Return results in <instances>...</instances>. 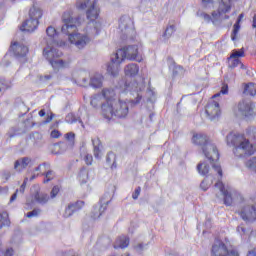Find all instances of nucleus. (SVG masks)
<instances>
[{
  "mask_svg": "<svg viewBox=\"0 0 256 256\" xmlns=\"http://www.w3.org/2000/svg\"><path fill=\"white\" fill-rule=\"evenodd\" d=\"M76 8L79 11H86V17L90 21L85 33L77 32L85 20L81 19V17L73 18L71 12H64L62 15L63 25L61 32L69 36L70 43L75 45L77 49H84L88 43H91V39L97 37L99 31H101V23L97 22L100 11L99 6H97V0H76Z\"/></svg>",
  "mask_w": 256,
  "mask_h": 256,
  "instance_id": "obj_1",
  "label": "nucleus"
},
{
  "mask_svg": "<svg viewBox=\"0 0 256 256\" xmlns=\"http://www.w3.org/2000/svg\"><path fill=\"white\" fill-rule=\"evenodd\" d=\"M214 191L217 199H219V193L222 196L224 205L231 207L235 201L239 203L237 214L241 217L245 223H255L256 221V204H251L243 194L237 191L235 188L218 181L215 184Z\"/></svg>",
  "mask_w": 256,
  "mask_h": 256,
  "instance_id": "obj_2",
  "label": "nucleus"
},
{
  "mask_svg": "<svg viewBox=\"0 0 256 256\" xmlns=\"http://www.w3.org/2000/svg\"><path fill=\"white\" fill-rule=\"evenodd\" d=\"M141 89H143V84H139L137 81L127 82L122 80L119 83V87L103 89L102 97L106 101L104 103H115V101L119 100V97L130 93V95H136V99L131 100L132 105H138V103H141V94L139 93Z\"/></svg>",
  "mask_w": 256,
  "mask_h": 256,
  "instance_id": "obj_3",
  "label": "nucleus"
},
{
  "mask_svg": "<svg viewBox=\"0 0 256 256\" xmlns=\"http://www.w3.org/2000/svg\"><path fill=\"white\" fill-rule=\"evenodd\" d=\"M128 59V61H138L141 63L143 58L139 55V46L130 45L128 47L120 48L116 53L111 55L110 62L107 64V74L111 77H117L121 71V63Z\"/></svg>",
  "mask_w": 256,
  "mask_h": 256,
  "instance_id": "obj_4",
  "label": "nucleus"
},
{
  "mask_svg": "<svg viewBox=\"0 0 256 256\" xmlns=\"http://www.w3.org/2000/svg\"><path fill=\"white\" fill-rule=\"evenodd\" d=\"M192 143L194 145H199L202 147L203 154L206 159H208L216 173L223 177V170H221V165L219 164V150L215 144L209 142V138L205 134H194L192 137Z\"/></svg>",
  "mask_w": 256,
  "mask_h": 256,
  "instance_id": "obj_5",
  "label": "nucleus"
},
{
  "mask_svg": "<svg viewBox=\"0 0 256 256\" xmlns=\"http://www.w3.org/2000/svg\"><path fill=\"white\" fill-rule=\"evenodd\" d=\"M227 145L234 147L233 153L236 157H245V155H253L255 149L249 139L242 134L231 132L226 137Z\"/></svg>",
  "mask_w": 256,
  "mask_h": 256,
  "instance_id": "obj_6",
  "label": "nucleus"
},
{
  "mask_svg": "<svg viewBox=\"0 0 256 256\" xmlns=\"http://www.w3.org/2000/svg\"><path fill=\"white\" fill-rule=\"evenodd\" d=\"M102 115L105 119H125L129 115V100H123L122 97H118V100L113 103H104L102 104Z\"/></svg>",
  "mask_w": 256,
  "mask_h": 256,
  "instance_id": "obj_7",
  "label": "nucleus"
},
{
  "mask_svg": "<svg viewBox=\"0 0 256 256\" xmlns=\"http://www.w3.org/2000/svg\"><path fill=\"white\" fill-rule=\"evenodd\" d=\"M43 55L53 69H63L69 65V62L59 59L63 53L57 48L53 47V44H47V47L43 50Z\"/></svg>",
  "mask_w": 256,
  "mask_h": 256,
  "instance_id": "obj_8",
  "label": "nucleus"
},
{
  "mask_svg": "<svg viewBox=\"0 0 256 256\" xmlns=\"http://www.w3.org/2000/svg\"><path fill=\"white\" fill-rule=\"evenodd\" d=\"M43 17V11L41 8L33 6L29 11V18L22 23L20 31H26L27 33H33L37 27H39V20Z\"/></svg>",
  "mask_w": 256,
  "mask_h": 256,
  "instance_id": "obj_9",
  "label": "nucleus"
},
{
  "mask_svg": "<svg viewBox=\"0 0 256 256\" xmlns=\"http://www.w3.org/2000/svg\"><path fill=\"white\" fill-rule=\"evenodd\" d=\"M211 256H241L239 248L227 245L221 240H216L212 246Z\"/></svg>",
  "mask_w": 256,
  "mask_h": 256,
  "instance_id": "obj_10",
  "label": "nucleus"
},
{
  "mask_svg": "<svg viewBox=\"0 0 256 256\" xmlns=\"http://www.w3.org/2000/svg\"><path fill=\"white\" fill-rule=\"evenodd\" d=\"M119 31L121 39H133L135 37V28L133 27V20L129 16H122L119 20Z\"/></svg>",
  "mask_w": 256,
  "mask_h": 256,
  "instance_id": "obj_11",
  "label": "nucleus"
},
{
  "mask_svg": "<svg viewBox=\"0 0 256 256\" xmlns=\"http://www.w3.org/2000/svg\"><path fill=\"white\" fill-rule=\"evenodd\" d=\"M205 115L210 121H217L221 117V108L219 102L211 99L205 107Z\"/></svg>",
  "mask_w": 256,
  "mask_h": 256,
  "instance_id": "obj_12",
  "label": "nucleus"
},
{
  "mask_svg": "<svg viewBox=\"0 0 256 256\" xmlns=\"http://www.w3.org/2000/svg\"><path fill=\"white\" fill-rule=\"evenodd\" d=\"M238 111L244 117H251L255 114V104L250 99H243L238 103Z\"/></svg>",
  "mask_w": 256,
  "mask_h": 256,
  "instance_id": "obj_13",
  "label": "nucleus"
},
{
  "mask_svg": "<svg viewBox=\"0 0 256 256\" xmlns=\"http://www.w3.org/2000/svg\"><path fill=\"white\" fill-rule=\"evenodd\" d=\"M111 203V197L108 199H105V197H102L100 199V203L98 205H95L92 210V217L94 219H99L105 211H107V206Z\"/></svg>",
  "mask_w": 256,
  "mask_h": 256,
  "instance_id": "obj_14",
  "label": "nucleus"
},
{
  "mask_svg": "<svg viewBox=\"0 0 256 256\" xmlns=\"http://www.w3.org/2000/svg\"><path fill=\"white\" fill-rule=\"evenodd\" d=\"M85 206V202L83 201H77L75 203H70L66 206L62 217L64 219H69V217H73L74 213H77V211H81L83 207Z\"/></svg>",
  "mask_w": 256,
  "mask_h": 256,
  "instance_id": "obj_15",
  "label": "nucleus"
},
{
  "mask_svg": "<svg viewBox=\"0 0 256 256\" xmlns=\"http://www.w3.org/2000/svg\"><path fill=\"white\" fill-rule=\"evenodd\" d=\"M233 7V0H221L218 8V12H212V17L217 19V17L223 15V13H229Z\"/></svg>",
  "mask_w": 256,
  "mask_h": 256,
  "instance_id": "obj_16",
  "label": "nucleus"
},
{
  "mask_svg": "<svg viewBox=\"0 0 256 256\" xmlns=\"http://www.w3.org/2000/svg\"><path fill=\"white\" fill-rule=\"evenodd\" d=\"M10 51H13L15 57H26L29 53V48L25 45H18L17 42H14L10 47Z\"/></svg>",
  "mask_w": 256,
  "mask_h": 256,
  "instance_id": "obj_17",
  "label": "nucleus"
},
{
  "mask_svg": "<svg viewBox=\"0 0 256 256\" xmlns=\"http://www.w3.org/2000/svg\"><path fill=\"white\" fill-rule=\"evenodd\" d=\"M31 165V158L29 157H22L15 161L14 163V169L15 171H18V173H21L24 169H27Z\"/></svg>",
  "mask_w": 256,
  "mask_h": 256,
  "instance_id": "obj_18",
  "label": "nucleus"
},
{
  "mask_svg": "<svg viewBox=\"0 0 256 256\" xmlns=\"http://www.w3.org/2000/svg\"><path fill=\"white\" fill-rule=\"evenodd\" d=\"M124 73L127 77H135L139 74V65L130 63L125 66Z\"/></svg>",
  "mask_w": 256,
  "mask_h": 256,
  "instance_id": "obj_19",
  "label": "nucleus"
},
{
  "mask_svg": "<svg viewBox=\"0 0 256 256\" xmlns=\"http://www.w3.org/2000/svg\"><path fill=\"white\" fill-rule=\"evenodd\" d=\"M126 247H129V237H118L114 243V249H126Z\"/></svg>",
  "mask_w": 256,
  "mask_h": 256,
  "instance_id": "obj_20",
  "label": "nucleus"
},
{
  "mask_svg": "<svg viewBox=\"0 0 256 256\" xmlns=\"http://www.w3.org/2000/svg\"><path fill=\"white\" fill-rule=\"evenodd\" d=\"M46 34L49 40L46 41V45H53L55 43V39L57 38V30L53 26H49L46 29Z\"/></svg>",
  "mask_w": 256,
  "mask_h": 256,
  "instance_id": "obj_21",
  "label": "nucleus"
},
{
  "mask_svg": "<svg viewBox=\"0 0 256 256\" xmlns=\"http://www.w3.org/2000/svg\"><path fill=\"white\" fill-rule=\"evenodd\" d=\"M103 75L101 74H95L91 80H90V85L94 89H99L100 87H103Z\"/></svg>",
  "mask_w": 256,
  "mask_h": 256,
  "instance_id": "obj_22",
  "label": "nucleus"
},
{
  "mask_svg": "<svg viewBox=\"0 0 256 256\" xmlns=\"http://www.w3.org/2000/svg\"><path fill=\"white\" fill-rule=\"evenodd\" d=\"M33 199L36 200V203H39L40 205H45V203L49 201V195L45 193H40L39 191H37L33 195Z\"/></svg>",
  "mask_w": 256,
  "mask_h": 256,
  "instance_id": "obj_23",
  "label": "nucleus"
},
{
  "mask_svg": "<svg viewBox=\"0 0 256 256\" xmlns=\"http://www.w3.org/2000/svg\"><path fill=\"white\" fill-rule=\"evenodd\" d=\"M78 181L80 182L81 185H85V183L89 181V171L87 170V168L85 167L81 168L78 174Z\"/></svg>",
  "mask_w": 256,
  "mask_h": 256,
  "instance_id": "obj_24",
  "label": "nucleus"
},
{
  "mask_svg": "<svg viewBox=\"0 0 256 256\" xmlns=\"http://www.w3.org/2000/svg\"><path fill=\"white\" fill-rule=\"evenodd\" d=\"M244 95H250L251 97H255L256 95V84L248 83L244 86Z\"/></svg>",
  "mask_w": 256,
  "mask_h": 256,
  "instance_id": "obj_25",
  "label": "nucleus"
},
{
  "mask_svg": "<svg viewBox=\"0 0 256 256\" xmlns=\"http://www.w3.org/2000/svg\"><path fill=\"white\" fill-rule=\"evenodd\" d=\"M66 123H69L70 125H73V123H77V121L80 123L81 127H85V124H83V120L81 118H77L75 114L70 113L66 115L65 118Z\"/></svg>",
  "mask_w": 256,
  "mask_h": 256,
  "instance_id": "obj_26",
  "label": "nucleus"
},
{
  "mask_svg": "<svg viewBox=\"0 0 256 256\" xmlns=\"http://www.w3.org/2000/svg\"><path fill=\"white\" fill-rule=\"evenodd\" d=\"M9 225H11L9 214L7 212L0 213V229H3V227H9Z\"/></svg>",
  "mask_w": 256,
  "mask_h": 256,
  "instance_id": "obj_27",
  "label": "nucleus"
},
{
  "mask_svg": "<svg viewBox=\"0 0 256 256\" xmlns=\"http://www.w3.org/2000/svg\"><path fill=\"white\" fill-rule=\"evenodd\" d=\"M197 171L199 175H202L203 177H205V175L209 174V166L205 162H200L197 165Z\"/></svg>",
  "mask_w": 256,
  "mask_h": 256,
  "instance_id": "obj_28",
  "label": "nucleus"
},
{
  "mask_svg": "<svg viewBox=\"0 0 256 256\" xmlns=\"http://www.w3.org/2000/svg\"><path fill=\"white\" fill-rule=\"evenodd\" d=\"M101 99H103V97L100 94H96L91 98L90 101V105H92V107H99V105H101V109L103 110V102L101 101Z\"/></svg>",
  "mask_w": 256,
  "mask_h": 256,
  "instance_id": "obj_29",
  "label": "nucleus"
},
{
  "mask_svg": "<svg viewBox=\"0 0 256 256\" xmlns=\"http://www.w3.org/2000/svg\"><path fill=\"white\" fill-rule=\"evenodd\" d=\"M228 67H230V69H235V67H241V69H245V65H243V63H241V60H239V58H232V59H228Z\"/></svg>",
  "mask_w": 256,
  "mask_h": 256,
  "instance_id": "obj_30",
  "label": "nucleus"
},
{
  "mask_svg": "<svg viewBox=\"0 0 256 256\" xmlns=\"http://www.w3.org/2000/svg\"><path fill=\"white\" fill-rule=\"evenodd\" d=\"M176 28L175 25H170L166 28L165 32L163 33V39L167 41V39H171L173 37V33H175Z\"/></svg>",
  "mask_w": 256,
  "mask_h": 256,
  "instance_id": "obj_31",
  "label": "nucleus"
},
{
  "mask_svg": "<svg viewBox=\"0 0 256 256\" xmlns=\"http://www.w3.org/2000/svg\"><path fill=\"white\" fill-rule=\"evenodd\" d=\"M116 156L115 153L109 152L106 157V163L111 164V169H117V162L115 161Z\"/></svg>",
  "mask_w": 256,
  "mask_h": 256,
  "instance_id": "obj_32",
  "label": "nucleus"
},
{
  "mask_svg": "<svg viewBox=\"0 0 256 256\" xmlns=\"http://www.w3.org/2000/svg\"><path fill=\"white\" fill-rule=\"evenodd\" d=\"M49 169H51V165L47 162H44V163L40 164L39 166H37L35 168V171L39 172V173H42V175H45V173L47 171H49Z\"/></svg>",
  "mask_w": 256,
  "mask_h": 256,
  "instance_id": "obj_33",
  "label": "nucleus"
},
{
  "mask_svg": "<svg viewBox=\"0 0 256 256\" xmlns=\"http://www.w3.org/2000/svg\"><path fill=\"white\" fill-rule=\"evenodd\" d=\"M10 88L11 82L0 78V93H5V91Z\"/></svg>",
  "mask_w": 256,
  "mask_h": 256,
  "instance_id": "obj_34",
  "label": "nucleus"
},
{
  "mask_svg": "<svg viewBox=\"0 0 256 256\" xmlns=\"http://www.w3.org/2000/svg\"><path fill=\"white\" fill-rule=\"evenodd\" d=\"M45 179L44 183H49V181H53L55 178V172L49 168L46 173H44Z\"/></svg>",
  "mask_w": 256,
  "mask_h": 256,
  "instance_id": "obj_35",
  "label": "nucleus"
},
{
  "mask_svg": "<svg viewBox=\"0 0 256 256\" xmlns=\"http://www.w3.org/2000/svg\"><path fill=\"white\" fill-rule=\"evenodd\" d=\"M239 57H245V51L242 49L234 50L228 59H239Z\"/></svg>",
  "mask_w": 256,
  "mask_h": 256,
  "instance_id": "obj_36",
  "label": "nucleus"
},
{
  "mask_svg": "<svg viewBox=\"0 0 256 256\" xmlns=\"http://www.w3.org/2000/svg\"><path fill=\"white\" fill-rule=\"evenodd\" d=\"M134 249L137 253H143V251H147V249H149V244L139 243L134 246Z\"/></svg>",
  "mask_w": 256,
  "mask_h": 256,
  "instance_id": "obj_37",
  "label": "nucleus"
},
{
  "mask_svg": "<svg viewBox=\"0 0 256 256\" xmlns=\"http://www.w3.org/2000/svg\"><path fill=\"white\" fill-rule=\"evenodd\" d=\"M197 17H200L201 19H204V21H206V23H210L211 22V16L201 10H199L197 12Z\"/></svg>",
  "mask_w": 256,
  "mask_h": 256,
  "instance_id": "obj_38",
  "label": "nucleus"
},
{
  "mask_svg": "<svg viewBox=\"0 0 256 256\" xmlns=\"http://www.w3.org/2000/svg\"><path fill=\"white\" fill-rule=\"evenodd\" d=\"M41 215V209L36 208L31 212H28L26 214V217H28V219H33V217H39Z\"/></svg>",
  "mask_w": 256,
  "mask_h": 256,
  "instance_id": "obj_39",
  "label": "nucleus"
},
{
  "mask_svg": "<svg viewBox=\"0 0 256 256\" xmlns=\"http://www.w3.org/2000/svg\"><path fill=\"white\" fill-rule=\"evenodd\" d=\"M65 139L67 141H69V143L71 145H73V143H75V133L69 132V133L65 134Z\"/></svg>",
  "mask_w": 256,
  "mask_h": 256,
  "instance_id": "obj_40",
  "label": "nucleus"
},
{
  "mask_svg": "<svg viewBox=\"0 0 256 256\" xmlns=\"http://www.w3.org/2000/svg\"><path fill=\"white\" fill-rule=\"evenodd\" d=\"M59 186H54L50 192V197L51 199H55L57 197V195H59Z\"/></svg>",
  "mask_w": 256,
  "mask_h": 256,
  "instance_id": "obj_41",
  "label": "nucleus"
},
{
  "mask_svg": "<svg viewBox=\"0 0 256 256\" xmlns=\"http://www.w3.org/2000/svg\"><path fill=\"white\" fill-rule=\"evenodd\" d=\"M200 187L203 191H207V189H209V187H211V182H208L207 179H204L201 184Z\"/></svg>",
  "mask_w": 256,
  "mask_h": 256,
  "instance_id": "obj_42",
  "label": "nucleus"
},
{
  "mask_svg": "<svg viewBox=\"0 0 256 256\" xmlns=\"http://www.w3.org/2000/svg\"><path fill=\"white\" fill-rule=\"evenodd\" d=\"M239 29H241V26L239 25V22H236L234 24V29H233V35H232V41H235V36L237 33H239Z\"/></svg>",
  "mask_w": 256,
  "mask_h": 256,
  "instance_id": "obj_43",
  "label": "nucleus"
},
{
  "mask_svg": "<svg viewBox=\"0 0 256 256\" xmlns=\"http://www.w3.org/2000/svg\"><path fill=\"white\" fill-rule=\"evenodd\" d=\"M84 161L86 165H93V156L91 154H85Z\"/></svg>",
  "mask_w": 256,
  "mask_h": 256,
  "instance_id": "obj_44",
  "label": "nucleus"
},
{
  "mask_svg": "<svg viewBox=\"0 0 256 256\" xmlns=\"http://www.w3.org/2000/svg\"><path fill=\"white\" fill-rule=\"evenodd\" d=\"M27 181L28 179L25 178L24 182L22 183V185L20 186V189L18 190V193H21V195H23L25 193V189L27 187Z\"/></svg>",
  "mask_w": 256,
  "mask_h": 256,
  "instance_id": "obj_45",
  "label": "nucleus"
},
{
  "mask_svg": "<svg viewBox=\"0 0 256 256\" xmlns=\"http://www.w3.org/2000/svg\"><path fill=\"white\" fill-rule=\"evenodd\" d=\"M139 195H141V187H137L132 194L133 199H139Z\"/></svg>",
  "mask_w": 256,
  "mask_h": 256,
  "instance_id": "obj_46",
  "label": "nucleus"
},
{
  "mask_svg": "<svg viewBox=\"0 0 256 256\" xmlns=\"http://www.w3.org/2000/svg\"><path fill=\"white\" fill-rule=\"evenodd\" d=\"M94 157L96 159H101V150H99L98 146H94Z\"/></svg>",
  "mask_w": 256,
  "mask_h": 256,
  "instance_id": "obj_47",
  "label": "nucleus"
},
{
  "mask_svg": "<svg viewBox=\"0 0 256 256\" xmlns=\"http://www.w3.org/2000/svg\"><path fill=\"white\" fill-rule=\"evenodd\" d=\"M50 135L52 139H59V137H61V132L58 130H53Z\"/></svg>",
  "mask_w": 256,
  "mask_h": 256,
  "instance_id": "obj_48",
  "label": "nucleus"
},
{
  "mask_svg": "<svg viewBox=\"0 0 256 256\" xmlns=\"http://www.w3.org/2000/svg\"><path fill=\"white\" fill-rule=\"evenodd\" d=\"M237 233H239V235L243 236L247 233V230L243 226H238L237 227Z\"/></svg>",
  "mask_w": 256,
  "mask_h": 256,
  "instance_id": "obj_49",
  "label": "nucleus"
},
{
  "mask_svg": "<svg viewBox=\"0 0 256 256\" xmlns=\"http://www.w3.org/2000/svg\"><path fill=\"white\" fill-rule=\"evenodd\" d=\"M2 177H3V179H5V181H9V179H11V172L10 171H4L2 173Z\"/></svg>",
  "mask_w": 256,
  "mask_h": 256,
  "instance_id": "obj_50",
  "label": "nucleus"
},
{
  "mask_svg": "<svg viewBox=\"0 0 256 256\" xmlns=\"http://www.w3.org/2000/svg\"><path fill=\"white\" fill-rule=\"evenodd\" d=\"M220 93H221L222 95H227V93H229V86L224 85V86L221 88Z\"/></svg>",
  "mask_w": 256,
  "mask_h": 256,
  "instance_id": "obj_51",
  "label": "nucleus"
},
{
  "mask_svg": "<svg viewBox=\"0 0 256 256\" xmlns=\"http://www.w3.org/2000/svg\"><path fill=\"white\" fill-rule=\"evenodd\" d=\"M53 117H55V114L51 113V115L48 116L46 120L43 122L44 125H47V123H51L53 121Z\"/></svg>",
  "mask_w": 256,
  "mask_h": 256,
  "instance_id": "obj_52",
  "label": "nucleus"
},
{
  "mask_svg": "<svg viewBox=\"0 0 256 256\" xmlns=\"http://www.w3.org/2000/svg\"><path fill=\"white\" fill-rule=\"evenodd\" d=\"M4 256H13V248H8V249L4 252Z\"/></svg>",
  "mask_w": 256,
  "mask_h": 256,
  "instance_id": "obj_53",
  "label": "nucleus"
},
{
  "mask_svg": "<svg viewBox=\"0 0 256 256\" xmlns=\"http://www.w3.org/2000/svg\"><path fill=\"white\" fill-rule=\"evenodd\" d=\"M17 193H19V189H17L16 192L11 196L10 203H13V201L17 199Z\"/></svg>",
  "mask_w": 256,
  "mask_h": 256,
  "instance_id": "obj_54",
  "label": "nucleus"
},
{
  "mask_svg": "<svg viewBox=\"0 0 256 256\" xmlns=\"http://www.w3.org/2000/svg\"><path fill=\"white\" fill-rule=\"evenodd\" d=\"M202 3L204 7H207V5L213 4V0H202Z\"/></svg>",
  "mask_w": 256,
  "mask_h": 256,
  "instance_id": "obj_55",
  "label": "nucleus"
},
{
  "mask_svg": "<svg viewBox=\"0 0 256 256\" xmlns=\"http://www.w3.org/2000/svg\"><path fill=\"white\" fill-rule=\"evenodd\" d=\"M247 256H256V248L248 251Z\"/></svg>",
  "mask_w": 256,
  "mask_h": 256,
  "instance_id": "obj_56",
  "label": "nucleus"
},
{
  "mask_svg": "<svg viewBox=\"0 0 256 256\" xmlns=\"http://www.w3.org/2000/svg\"><path fill=\"white\" fill-rule=\"evenodd\" d=\"M252 27H253V29H256V14L253 17Z\"/></svg>",
  "mask_w": 256,
  "mask_h": 256,
  "instance_id": "obj_57",
  "label": "nucleus"
},
{
  "mask_svg": "<svg viewBox=\"0 0 256 256\" xmlns=\"http://www.w3.org/2000/svg\"><path fill=\"white\" fill-rule=\"evenodd\" d=\"M45 111L42 109V110H40L39 111V115H40V117H45Z\"/></svg>",
  "mask_w": 256,
  "mask_h": 256,
  "instance_id": "obj_58",
  "label": "nucleus"
},
{
  "mask_svg": "<svg viewBox=\"0 0 256 256\" xmlns=\"http://www.w3.org/2000/svg\"><path fill=\"white\" fill-rule=\"evenodd\" d=\"M241 19H243V14H240L238 19H237V23H241Z\"/></svg>",
  "mask_w": 256,
  "mask_h": 256,
  "instance_id": "obj_59",
  "label": "nucleus"
},
{
  "mask_svg": "<svg viewBox=\"0 0 256 256\" xmlns=\"http://www.w3.org/2000/svg\"><path fill=\"white\" fill-rule=\"evenodd\" d=\"M219 95H221V93H216V94L212 97V99H216V97H219Z\"/></svg>",
  "mask_w": 256,
  "mask_h": 256,
  "instance_id": "obj_60",
  "label": "nucleus"
},
{
  "mask_svg": "<svg viewBox=\"0 0 256 256\" xmlns=\"http://www.w3.org/2000/svg\"><path fill=\"white\" fill-rule=\"evenodd\" d=\"M1 123H3V116H1V114H0V125H1Z\"/></svg>",
  "mask_w": 256,
  "mask_h": 256,
  "instance_id": "obj_61",
  "label": "nucleus"
},
{
  "mask_svg": "<svg viewBox=\"0 0 256 256\" xmlns=\"http://www.w3.org/2000/svg\"><path fill=\"white\" fill-rule=\"evenodd\" d=\"M35 177H37V176L33 175V176L30 178V181H33V179H35Z\"/></svg>",
  "mask_w": 256,
  "mask_h": 256,
  "instance_id": "obj_62",
  "label": "nucleus"
},
{
  "mask_svg": "<svg viewBox=\"0 0 256 256\" xmlns=\"http://www.w3.org/2000/svg\"><path fill=\"white\" fill-rule=\"evenodd\" d=\"M46 79H51V75L45 76Z\"/></svg>",
  "mask_w": 256,
  "mask_h": 256,
  "instance_id": "obj_63",
  "label": "nucleus"
},
{
  "mask_svg": "<svg viewBox=\"0 0 256 256\" xmlns=\"http://www.w3.org/2000/svg\"><path fill=\"white\" fill-rule=\"evenodd\" d=\"M224 19H229V15H225V16H224Z\"/></svg>",
  "mask_w": 256,
  "mask_h": 256,
  "instance_id": "obj_64",
  "label": "nucleus"
}]
</instances>
